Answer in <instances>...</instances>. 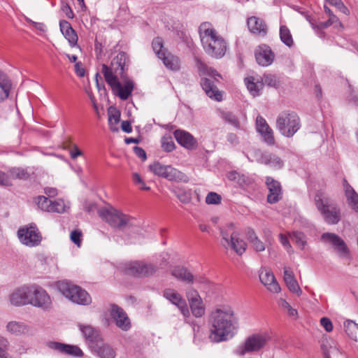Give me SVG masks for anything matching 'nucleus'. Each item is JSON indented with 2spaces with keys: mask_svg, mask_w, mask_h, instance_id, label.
<instances>
[{
  "mask_svg": "<svg viewBox=\"0 0 358 358\" xmlns=\"http://www.w3.org/2000/svg\"><path fill=\"white\" fill-rule=\"evenodd\" d=\"M149 169L155 175L169 181L176 182H187L189 181L186 174L171 165H164L159 162H155L149 166Z\"/></svg>",
  "mask_w": 358,
  "mask_h": 358,
  "instance_id": "1a4fd4ad",
  "label": "nucleus"
},
{
  "mask_svg": "<svg viewBox=\"0 0 358 358\" xmlns=\"http://www.w3.org/2000/svg\"><path fill=\"white\" fill-rule=\"evenodd\" d=\"M199 34L201 45L208 55L215 59L224 56L227 43L210 22L201 23L199 27Z\"/></svg>",
  "mask_w": 358,
  "mask_h": 358,
  "instance_id": "f03ea898",
  "label": "nucleus"
},
{
  "mask_svg": "<svg viewBox=\"0 0 358 358\" xmlns=\"http://www.w3.org/2000/svg\"><path fill=\"white\" fill-rule=\"evenodd\" d=\"M279 238H280V241L281 244L283 245V247L285 248V250L287 251V252L292 253L293 250H292V248L288 241L287 237L285 235L280 234L279 235Z\"/></svg>",
  "mask_w": 358,
  "mask_h": 358,
  "instance_id": "bf43d9fd",
  "label": "nucleus"
},
{
  "mask_svg": "<svg viewBox=\"0 0 358 358\" xmlns=\"http://www.w3.org/2000/svg\"><path fill=\"white\" fill-rule=\"evenodd\" d=\"M120 114L117 110H109L108 111V124L113 122L115 125H117L120 122Z\"/></svg>",
  "mask_w": 358,
  "mask_h": 358,
  "instance_id": "4d7b16f0",
  "label": "nucleus"
},
{
  "mask_svg": "<svg viewBox=\"0 0 358 358\" xmlns=\"http://www.w3.org/2000/svg\"><path fill=\"white\" fill-rule=\"evenodd\" d=\"M66 208L67 206L62 199L51 201L50 213H64L66 212Z\"/></svg>",
  "mask_w": 358,
  "mask_h": 358,
  "instance_id": "49530a36",
  "label": "nucleus"
},
{
  "mask_svg": "<svg viewBox=\"0 0 358 358\" xmlns=\"http://www.w3.org/2000/svg\"><path fill=\"white\" fill-rule=\"evenodd\" d=\"M176 196L181 202L184 203H187L191 200L190 194L185 191L179 192L177 193Z\"/></svg>",
  "mask_w": 358,
  "mask_h": 358,
  "instance_id": "052dcab7",
  "label": "nucleus"
},
{
  "mask_svg": "<svg viewBox=\"0 0 358 358\" xmlns=\"http://www.w3.org/2000/svg\"><path fill=\"white\" fill-rule=\"evenodd\" d=\"M162 147L166 152H171L175 149L174 142L169 138H164L162 142Z\"/></svg>",
  "mask_w": 358,
  "mask_h": 358,
  "instance_id": "13d9d810",
  "label": "nucleus"
},
{
  "mask_svg": "<svg viewBox=\"0 0 358 358\" xmlns=\"http://www.w3.org/2000/svg\"><path fill=\"white\" fill-rule=\"evenodd\" d=\"M258 152L259 153V157L257 159L259 163L276 169H280L283 167L284 162L278 155L271 152H262L260 151H258Z\"/></svg>",
  "mask_w": 358,
  "mask_h": 358,
  "instance_id": "bb28decb",
  "label": "nucleus"
},
{
  "mask_svg": "<svg viewBox=\"0 0 358 358\" xmlns=\"http://www.w3.org/2000/svg\"><path fill=\"white\" fill-rule=\"evenodd\" d=\"M196 66L200 75H206L208 78H203L201 80V85L206 95L210 99L216 101L222 99V94L218 90L216 83L222 79V76L214 69L208 67L199 58H195Z\"/></svg>",
  "mask_w": 358,
  "mask_h": 358,
  "instance_id": "7ed1b4c3",
  "label": "nucleus"
},
{
  "mask_svg": "<svg viewBox=\"0 0 358 358\" xmlns=\"http://www.w3.org/2000/svg\"><path fill=\"white\" fill-rule=\"evenodd\" d=\"M9 173L13 179L27 180L29 178L30 174L26 169L14 167L9 170Z\"/></svg>",
  "mask_w": 358,
  "mask_h": 358,
  "instance_id": "ea45409f",
  "label": "nucleus"
},
{
  "mask_svg": "<svg viewBox=\"0 0 358 358\" xmlns=\"http://www.w3.org/2000/svg\"><path fill=\"white\" fill-rule=\"evenodd\" d=\"M99 215L105 219L111 227L119 229L134 225V218L115 208L103 209L99 211Z\"/></svg>",
  "mask_w": 358,
  "mask_h": 358,
  "instance_id": "9d476101",
  "label": "nucleus"
},
{
  "mask_svg": "<svg viewBox=\"0 0 358 358\" xmlns=\"http://www.w3.org/2000/svg\"><path fill=\"white\" fill-rule=\"evenodd\" d=\"M247 24L250 31L253 34L264 36L267 34V24L262 18L252 16L248 19Z\"/></svg>",
  "mask_w": 358,
  "mask_h": 358,
  "instance_id": "a878e982",
  "label": "nucleus"
},
{
  "mask_svg": "<svg viewBox=\"0 0 358 358\" xmlns=\"http://www.w3.org/2000/svg\"><path fill=\"white\" fill-rule=\"evenodd\" d=\"M6 330L11 334L20 336L29 334L31 328L25 323L18 321L9 322L6 325Z\"/></svg>",
  "mask_w": 358,
  "mask_h": 358,
  "instance_id": "2f4dec72",
  "label": "nucleus"
},
{
  "mask_svg": "<svg viewBox=\"0 0 358 358\" xmlns=\"http://www.w3.org/2000/svg\"><path fill=\"white\" fill-rule=\"evenodd\" d=\"M317 210L329 224H336L341 220V209L324 192L319 190L314 197Z\"/></svg>",
  "mask_w": 358,
  "mask_h": 358,
  "instance_id": "20e7f679",
  "label": "nucleus"
},
{
  "mask_svg": "<svg viewBox=\"0 0 358 358\" xmlns=\"http://www.w3.org/2000/svg\"><path fill=\"white\" fill-rule=\"evenodd\" d=\"M186 296L189 303L194 301L196 302V301L202 299L198 292L192 287L187 290Z\"/></svg>",
  "mask_w": 358,
  "mask_h": 358,
  "instance_id": "603ef678",
  "label": "nucleus"
},
{
  "mask_svg": "<svg viewBox=\"0 0 358 358\" xmlns=\"http://www.w3.org/2000/svg\"><path fill=\"white\" fill-rule=\"evenodd\" d=\"M159 59L162 60L166 68L173 71H178L180 69V59L178 57L166 52Z\"/></svg>",
  "mask_w": 358,
  "mask_h": 358,
  "instance_id": "f704fd0d",
  "label": "nucleus"
},
{
  "mask_svg": "<svg viewBox=\"0 0 358 358\" xmlns=\"http://www.w3.org/2000/svg\"><path fill=\"white\" fill-rule=\"evenodd\" d=\"M255 55L257 62L262 66H270L275 59V54L266 45L258 46Z\"/></svg>",
  "mask_w": 358,
  "mask_h": 358,
  "instance_id": "b1692460",
  "label": "nucleus"
},
{
  "mask_svg": "<svg viewBox=\"0 0 358 358\" xmlns=\"http://www.w3.org/2000/svg\"><path fill=\"white\" fill-rule=\"evenodd\" d=\"M59 291L72 302L86 306L91 303L89 294L81 287L66 282H60L57 285Z\"/></svg>",
  "mask_w": 358,
  "mask_h": 358,
  "instance_id": "6e6552de",
  "label": "nucleus"
},
{
  "mask_svg": "<svg viewBox=\"0 0 358 358\" xmlns=\"http://www.w3.org/2000/svg\"><path fill=\"white\" fill-rule=\"evenodd\" d=\"M46 346L55 352L70 357H82L83 350L77 345L66 344L57 341H48Z\"/></svg>",
  "mask_w": 358,
  "mask_h": 358,
  "instance_id": "dca6fc26",
  "label": "nucleus"
},
{
  "mask_svg": "<svg viewBox=\"0 0 358 358\" xmlns=\"http://www.w3.org/2000/svg\"><path fill=\"white\" fill-rule=\"evenodd\" d=\"M209 324V338L214 343L231 339L239 329V320L234 309L225 306L217 307L210 313Z\"/></svg>",
  "mask_w": 358,
  "mask_h": 358,
  "instance_id": "f257e3e1",
  "label": "nucleus"
},
{
  "mask_svg": "<svg viewBox=\"0 0 358 358\" xmlns=\"http://www.w3.org/2000/svg\"><path fill=\"white\" fill-rule=\"evenodd\" d=\"M256 129L261 134L264 141L268 145L275 144V138L273 129L269 127L266 120L261 115H258L256 119Z\"/></svg>",
  "mask_w": 358,
  "mask_h": 358,
  "instance_id": "4be33fe9",
  "label": "nucleus"
},
{
  "mask_svg": "<svg viewBox=\"0 0 358 358\" xmlns=\"http://www.w3.org/2000/svg\"><path fill=\"white\" fill-rule=\"evenodd\" d=\"M221 244L226 249L233 250L238 255H242L246 250L245 242L240 238L239 233L234 229L233 224H229L220 230Z\"/></svg>",
  "mask_w": 358,
  "mask_h": 358,
  "instance_id": "423d86ee",
  "label": "nucleus"
},
{
  "mask_svg": "<svg viewBox=\"0 0 358 358\" xmlns=\"http://www.w3.org/2000/svg\"><path fill=\"white\" fill-rule=\"evenodd\" d=\"M79 327L83 336L91 343L92 345L98 342V333L92 327L80 324Z\"/></svg>",
  "mask_w": 358,
  "mask_h": 358,
  "instance_id": "c9c22d12",
  "label": "nucleus"
},
{
  "mask_svg": "<svg viewBox=\"0 0 358 358\" xmlns=\"http://www.w3.org/2000/svg\"><path fill=\"white\" fill-rule=\"evenodd\" d=\"M246 236L252 248L256 252H263L265 250V244L259 238L253 229H248Z\"/></svg>",
  "mask_w": 358,
  "mask_h": 358,
  "instance_id": "72a5a7b5",
  "label": "nucleus"
},
{
  "mask_svg": "<svg viewBox=\"0 0 358 358\" xmlns=\"http://www.w3.org/2000/svg\"><path fill=\"white\" fill-rule=\"evenodd\" d=\"M59 27L61 32L68 40L71 45H76L78 41V36L71 24L66 20H61L59 22Z\"/></svg>",
  "mask_w": 358,
  "mask_h": 358,
  "instance_id": "c756f323",
  "label": "nucleus"
},
{
  "mask_svg": "<svg viewBox=\"0 0 358 358\" xmlns=\"http://www.w3.org/2000/svg\"><path fill=\"white\" fill-rule=\"evenodd\" d=\"M62 10L65 13L66 16L68 18H69V19L73 18V17H74L73 12L68 3H64L62 6Z\"/></svg>",
  "mask_w": 358,
  "mask_h": 358,
  "instance_id": "338daca9",
  "label": "nucleus"
},
{
  "mask_svg": "<svg viewBox=\"0 0 358 358\" xmlns=\"http://www.w3.org/2000/svg\"><path fill=\"white\" fill-rule=\"evenodd\" d=\"M132 179H133L134 182L136 185H139V189H143V190H149L150 189V187L147 186L145 184L144 181L143 180V179L141 178V177L140 176V175L138 173H133Z\"/></svg>",
  "mask_w": 358,
  "mask_h": 358,
  "instance_id": "6e6d98bb",
  "label": "nucleus"
},
{
  "mask_svg": "<svg viewBox=\"0 0 358 358\" xmlns=\"http://www.w3.org/2000/svg\"><path fill=\"white\" fill-rule=\"evenodd\" d=\"M208 204H218L221 202V196L215 192H209L206 197Z\"/></svg>",
  "mask_w": 358,
  "mask_h": 358,
  "instance_id": "5fc2aeb1",
  "label": "nucleus"
},
{
  "mask_svg": "<svg viewBox=\"0 0 358 358\" xmlns=\"http://www.w3.org/2000/svg\"><path fill=\"white\" fill-rule=\"evenodd\" d=\"M124 272L138 278H145L153 275L159 269L156 264L145 260L133 261L125 264Z\"/></svg>",
  "mask_w": 358,
  "mask_h": 358,
  "instance_id": "9b49d317",
  "label": "nucleus"
},
{
  "mask_svg": "<svg viewBox=\"0 0 358 358\" xmlns=\"http://www.w3.org/2000/svg\"><path fill=\"white\" fill-rule=\"evenodd\" d=\"M82 231L79 229H75L71 231L70 235L71 241L75 243L77 246L80 247L82 242Z\"/></svg>",
  "mask_w": 358,
  "mask_h": 358,
  "instance_id": "864d4df0",
  "label": "nucleus"
},
{
  "mask_svg": "<svg viewBox=\"0 0 358 358\" xmlns=\"http://www.w3.org/2000/svg\"><path fill=\"white\" fill-rule=\"evenodd\" d=\"M189 306H190L192 314L195 317H200L204 315L205 308L203 305L202 299L196 301V302L194 301V302L189 303Z\"/></svg>",
  "mask_w": 358,
  "mask_h": 358,
  "instance_id": "a18cd8bd",
  "label": "nucleus"
},
{
  "mask_svg": "<svg viewBox=\"0 0 358 358\" xmlns=\"http://www.w3.org/2000/svg\"><path fill=\"white\" fill-rule=\"evenodd\" d=\"M344 328L346 334L352 340H358V324L352 320H347L344 322Z\"/></svg>",
  "mask_w": 358,
  "mask_h": 358,
  "instance_id": "58836bf2",
  "label": "nucleus"
},
{
  "mask_svg": "<svg viewBox=\"0 0 358 358\" xmlns=\"http://www.w3.org/2000/svg\"><path fill=\"white\" fill-rule=\"evenodd\" d=\"M10 343L8 341L3 338H0V358H11L7 351L9 349Z\"/></svg>",
  "mask_w": 358,
  "mask_h": 358,
  "instance_id": "09e8293b",
  "label": "nucleus"
},
{
  "mask_svg": "<svg viewBox=\"0 0 358 358\" xmlns=\"http://www.w3.org/2000/svg\"><path fill=\"white\" fill-rule=\"evenodd\" d=\"M321 241L325 244L331 245L338 253L340 257L350 258V250L345 241L334 233H324L321 236Z\"/></svg>",
  "mask_w": 358,
  "mask_h": 358,
  "instance_id": "4468645a",
  "label": "nucleus"
},
{
  "mask_svg": "<svg viewBox=\"0 0 358 358\" xmlns=\"http://www.w3.org/2000/svg\"><path fill=\"white\" fill-rule=\"evenodd\" d=\"M83 152L80 150L76 145H73V148L70 150V155L73 159H76L78 156H81Z\"/></svg>",
  "mask_w": 358,
  "mask_h": 358,
  "instance_id": "774afa93",
  "label": "nucleus"
},
{
  "mask_svg": "<svg viewBox=\"0 0 358 358\" xmlns=\"http://www.w3.org/2000/svg\"><path fill=\"white\" fill-rule=\"evenodd\" d=\"M163 296L176 306L184 317H187L189 316V310L186 301L176 289L172 288L165 289L163 291Z\"/></svg>",
  "mask_w": 358,
  "mask_h": 358,
  "instance_id": "a211bd4d",
  "label": "nucleus"
},
{
  "mask_svg": "<svg viewBox=\"0 0 358 358\" xmlns=\"http://www.w3.org/2000/svg\"><path fill=\"white\" fill-rule=\"evenodd\" d=\"M266 185L268 189L267 201L269 203H275L282 199V187L280 183L272 177L266 178Z\"/></svg>",
  "mask_w": 358,
  "mask_h": 358,
  "instance_id": "5701e85b",
  "label": "nucleus"
},
{
  "mask_svg": "<svg viewBox=\"0 0 358 358\" xmlns=\"http://www.w3.org/2000/svg\"><path fill=\"white\" fill-rule=\"evenodd\" d=\"M110 314L118 328L124 331L131 328L130 320L122 308L115 304L111 305Z\"/></svg>",
  "mask_w": 358,
  "mask_h": 358,
  "instance_id": "6ab92c4d",
  "label": "nucleus"
},
{
  "mask_svg": "<svg viewBox=\"0 0 358 358\" xmlns=\"http://www.w3.org/2000/svg\"><path fill=\"white\" fill-rule=\"evenodd\" d=\"M270 337L267 334H253L249 336L243 344L238 346L236 354L243 356L246 353L260 351L266 345Z\"/></svg>",
  "mask_w": 358,
  "mask_h": 358,
  "instance_id": "f8f14e48",
  "label": "nucleus"
},
{
  "mask_svg": "<svg viewBox=\"0 0 358 358\" xmlns=\"http://www.w3.org/2000/svg\"><path fill=\"white\" fill-rule=\"evenodd\" d=\"M0 185L2 186H10L11 185V182L10 180V177L3 171H0Z\"/></svg>",
  "mask_w": 358,
  "mask_h": 358,
  "instance_id": "0e129e2a",
  "label": "nucleus"
},
{
  "mask_svg": "<svg viewBox=\"0 0 358 358\" xmlns=\"http://www.w3.org/2000/svg\"><path fill=\"white\" fill-rule=\"evenodd\" d=\"M29 304L47 310L51 306V299L47 292L36 285H31L29 294Z\"/></svg>",
  "mask_w": 358,
  "mask_h": 358,
  "instance_id": "ddd939ff",
  "label": "nucleus"
},
{
  "mask_svg": "<svg viewBox=\"0 0 358 358\" xmlns=\"http://www.w3.org/2000/svg\"><path fill=\"white\" fill-rule=\"evenodd\" d=\"M20 242L29 247L38 245L41 241V236L36 226L20 228L17 231Z\"/></svg>",
  "mask_w": 358,
  "mask_h": 358,
  "instance_id": "2eb2a0df",
  "label": "nucleus"
},
{
  "mask_svg": "<svg viewBox=\"0 0 358 358\" xmlns=\"http://www.w3.org/2000/svg\"><path fill=\"white\" fill-rule=\"evenodd\" d=\"M134 152L136 156H138L143 161L146 160L147 155L145 151L141 147L135 146L134 147Z\"/></svg>",
  "mask_w": 358,
  "mask_h": 358,
  "instance_id": "69168bd1",
  "label": "nucleus"
},
{
  "mask_svg": "<svg viewBox=\"0 0 358 358\" xmlns=\"http://www.w3.org/2000/svg\"><path fill=\"white\" fill-rule=\"evenodd\" d=\"M219 115L225 122L232 125L236 129L240 128V122L232 113L221 110L219 113Z\"/></svg>",
  "mask_w": 358,
  "mask_h": 358,
  "instance_id": "a19ab883",
  "label": "nucleus"
},
{
  "mask_svg": "<svg viewBox=\"0 0 358 358\" xmlns=\"http://www.w3.org/2000/svg\"><path fill=\"white\" fill-rule=\"evenodd\" d=\"M280 38L281 41L288 47H292L294 41L292 36L288 27L285 25H281L280 27Z\"/></svg>",
  "mask_w": 358,
  "mask_h": 358,
  "instance_id": "79ce46f5",
  "label": "nucleus"
},
{
  "mask_svg": "<svg viewBox=\"0 0 358 358\" xmlns=\"http://www.w3.org/2000/svg\"><path fill=\"white\" fill-rule=\"evenodd\" d=\"M12 83L8 76L1 70H0V88L3 90V94L0 97L1 101H3L9 96Z\"/></svg>",
  "mask_w": 358,
  "mask_h": 358,
  "instance_id": "4c0bfd02",
  "label": "nucleus"
},
{
  "mask_svg": "<svg viewBox=\"0 0 358 358\" xmlns=\"http://www.w3.org/2000/svg\"><path fill=\"white\" fill-rule=\"evenodd\" d=\"M26 20H27V22H29L31 24H32L34 27L35 29H36L37 30L40 31L41 32H45L46 31V26L45 25V24H43L42 22H34V21L31 20L29 18H26Z\"/></svg>",
  "mask_w": 358,
  "mask_h": 358,
  "instance_id": "e2e57ef3",
  "label": "nucleus"
},
{
  "mask_svg": "<svg viewBox=\"0 0 358 358\" xmlns=\"http://www.w3.org/2000/svg\"><path fill=\"white\" fill-rule=\"evenodd\" d=\"M300 127V117L294 111H282L276 118V129L281 135L287 138L292 137Z\"/></svg>",
  "mask_w": 358,
  "mask_h": 358,
  "instance_id": "39448f33",
  "label": "nucleus"
},
{
  "mask_svg": "<svg viewBox=\"0 0 358 358\" xmlns=\"http://www.w3.org/2000/svg\"><path fill=\"white\" fill-rule=\"evenodd\" d=\"M92 348L100 358H114L115 356L114 350L107 344L96 342Z\"/></svg>",
  "mask_w": 358,
  "mask_h": 358,
  "instance_id": "473e14b6",
  "label": "nucleus"
},
{
  "mask_svg": "<svg viewBox=\"0 0 358 358\" xmlns=\"http://www.w3.org/2000/svg\"><path fill=\"white\" fill-rule=\"evenodd\" d=\"M173 134L177 142L182 147L189 150L196 148L197 145L196 140L190 133L178 129L174 131Z\"/></svg>",
  "mask_w": 358,
  "mask_h": 358,
  "instance_id": "cd10ccee",
  "label": "nucleus"
},
{
  "mask_svg": "<svg viewBox=\"0 0 358 358\" xmlns=\"http://www.w3.org/2000/svg\"><path fill=\"white\" fill-rule=\"evenodd\" d=\"M171 275L177 280L186 284H193L194 282H205L206 279L203 277H194V275L186 268L181 266H177L171 270Z\"/></svg>",
  "mask_w": 358,
  "mask_h": 358,
  "instance_id": "aec40b11",
  "label": "nucleus"
},
{
  "mask_svg": "<svg viewBox=\"0 0 358 358\" xmlns=\"http://www.w3.org/2000/svg\"><path fill=\"white\" fill-rule=\"evenodd\" d=\"M261 82L264 85H266L269 87H276L278 85L277 78L273 74H264L262 78Z\"/></svg>",
  "mask_w": 358,
  "mask_h": 358,
  "instance_id": "8fccbe9b",
  "label": "nucleus"
},
{
  "mask_svg": "<svg viewBox=\"0 0 358 358\" xmlns=\"http://www.w3.org/2000/svg\"><path fill=\"white\" fill-rule=\"evenodd\" d=\"M290 238L294 241L301 250L304 249L306 245V238L303 233L300 231H293L289 234Z\"/></svg>",
  "mask_w": 358,
  "mask_h": 358,
  "instance_id": "37998d69",
  "label": "nucleus"
},
{
  "mask_svg": "<svg viewBox=\"0 0 358 358\" xmlns=\"http://www.w3.org/2000/svg\"><path fill=\"white\" fill-rule=\"evenodd\" d=\"M31 285H24L15 289L9 296L10 303L15 306L29 304Z\"/></svg>",
  "mask_w": 358,
  "mask_h": 358,
  "instance_id": "412c9836",
  "label": "nucleus"
},
{
  "mask_svg": "<svg viewBox=\"0 0 358 358\" xmlns=\"http://www.w3.org/2000/svg\"><path fill=\"white\" fill-rule=\"evenodd\" d=\"M259 276L262 283L264 284L269 291L273 293H278L280 291V287L273 273L271 271L262 268L259 271Z\"/></svg>",
  "mask_w": 358,
  "mask_h": 358,
  "instance_id": "393cba45",
  "label": "nucleus"
},
{
  "mask_svg": "<svg viewBox=\"0 0 358 358\" xmlns=\"http://www.w3.org/2000/svg\"><path fill=\"white\" fill-rule=\"evenodd\" d=\"M245 83L248 91L253 96L259 95V92L263 87V83L261 81L255 80L254 77L250 76L245 79Z\"/></svg>",
  "mask_w": 358,
  "mask_h": 358,
  "instance_id": "e433bc0d",
  "label": "nucleus"
},
{
  "mask_svg": "<svg viewBox=\"0 0 358 358\" xmlns=\"http://www.w3.org/2000/svg\"><path fill=\"white\" fill-rule=\"evenodd\" d=\"M320 324L327 332H331L333 330L332 322L329 318H327V317L321 318Z\"/></svg>",
  "mask_w": 358,
  "mask_h": 358,
  "instance_id": "680f3d73",
  "label": "nucleus"
},
{
  "mask_svg": "<svg viewBox=\"0 0 358 358\" xmlns=\"http://www.w3.org/2000/svg\"><path fill=\"white\" fill-rule=\"evenodd\" d=\"M284 280L289 291L296 294L298 296L302 294V290L294 278L293 271L289 268H284Z\"/></svg>",
  "mask_w": 358,
  "mask_h": 358,
  "instance_id": "c85d7f7f",
  "label": "nucleus"
},
{
  "mask_svg": "<svg viewBox=\"0 0 358 358\" xmlns=\"http://www.w3.org/2000/svg\"><path fill=\"white\" fill-rule=\"evenodd\" d=\"M102 73L106 83L110 86L113 92L122 100H127L131 94L134 87V82L131 80H125L123 85L119 82L116 75L108 69L106 64L102 65Z\"/></svg>",
  "mask_w": 358,
  "mask_h": 358,
  "instance_id": "0eeeda50",
  "label": "nucleus"
},
{
  "mask_svg": "<svg viewBox=\"0 0 358 358\" xmlns=\"http://www.w3.org/2000/svg\"><path fill=\"white\" fill-rule=\"evenodd\" d=\"M345 194L349 205L356 211L358 212V194L355 189L348 182L346 179L343 180Z\"/></svg>",
  "mask_w": 358,
  "mask_h": 358,
  "instance_id": "7c9ffc66",
  "label": "nucleus"
},
{
  "mask_svg": "<svg viewBox=\"0 0 358 358\" xmlns=\"http://www.w3.org/2000/svg\"><path fill=\"white\" fill-rule=\"evenodd\" d=\"M329 4L334 6L341 13L346 15H350L349 9L344 5L341 0H326Z\"/></svg>",
  "mask_w": 358,
  "mask_h": 358,
  "instance_id": "3c124183",
  "label": "nucleus"
},
{
  "mask_svg": "<svg viewBox=\"0 0 358 358\" xmlns=\"http://www.w3.org/2000/svg\"><path fill=\"white\" fill-rule=\"evenodd\" d=\"M35 202L41 210L50 213L51 200L44 196H38L35 199Z\"/></svg>",
  "mask_w": 358,
  "mask_h": 358,
  "instance_id": "de8ad7c7",
  "label": "nucleus"
},
{
  "mask_svg": "<svg viewBox=\"0 0 358 358\" xmlns=\"http://www.w3.org/2000/svg\"><path fill=\"white\" fill-rule=\"evenodd\" d=\"M129 62L128 55L124 52H120L111 61L110 66L108 69L114 75L118 76L124 80L127 78L125 71L127 70V66Z\"/></svg>",
  "mask_w": 358,
  "mask_h": 358,
  "instance_id": "f3484780",
  "label": "nucleus"
},
{
  "mask_svg": "<svg viewBox=\"0 0 358 358\" xmlns=\"http://www.w3.org/2000/svg\"><path fill=\"white\" fill-rule=\"evenodd\" d=\"M152 47L158 58L161 57L162 55H164L167 52V50L164 48V41L160 37H157L153 39Z\"/></svg>",
  "mask_w": 358,
  "mask_h": 358,
  "instance_id": "c03bdc74",
  "label": "nucleus"
}]
</instances>
